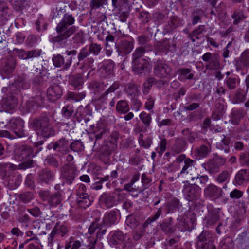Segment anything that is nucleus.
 I'll use <instances>...</instances> for the list:
<instances>
[{
    "instance_id": "2f4dec72",
    "label": "nucleus",
    "mask_w": 249,
    "mask_h": 249,
    "mask_svg": "<svg viewBox=\"0 0 249 249\" xmlns=\"http://www.w3.org/2000/svg\"><path fill=\"white\" fill-rule=\"evenodd\" d=\"M117 219V211L112 210L105 214L103 219L102 223L104 225L109 227L114 224Z\"/></svg>"
},
{
    "instance_id": "69168bd1",
    "label": "nucleus",
    "mask_w": 249,
    "mask_h": 249,
    "mask_svg": "<svg viewBox=\"0 0 249 249\" xmlns=\"http://www.w3.org/2000/svg\"><path fill=\"white\" fill-rule=\"evenodd\" d=\"M241 165L249 166V152L241 153L239 158Z\"/></svg>"
},
{
    "instance_id": "20e7f679",
    "label": "nucleus",
    "mask_w": 249,
    "mask_h": 249,
    "mask_svg": "<svg viewBox=\"0 0 249 249\" xmlns=\"http://www.w3.org/2000/svg\"><path fill=\"white\" fill-rule=\"evenodd\" d=\"M14 153L15 158L16 160H27V161L19 165L20 169H26V168L32 166L33 163V160L28 159L35 156L34 150L31 146L27 145H23L16 149Z\"/></svg>"
},
{
    "instance_id": "5fc2aeb1",
    "label": "nucleus",
    "mask_w": 249,
    "mask_h": 249,
    "mask_svg": "<svg viewBox=\"0 0 249 249\" xmlns=\"http://www.w3.org/2000/svg\"><path fill=\"white\" fill-rule=\"evenodd\" d=\"M33 194L31 192H25L20 194L18 198L23 202L26 203L29 202L33 198Z\"/></svg>"
},
{
    "instance_id": "603ef678",
    "label": "nucleus",
    "mask_w": 249,
    "mask_h": 249,
    "mask_svg": "<svg viewBox=\"0 0 249 249\" xmlns=\"http://www.w3.org/2000/svg\"><path fill=\"white\" fill-rule=\"evenodd\" d=\"M45 164L51 166L55 168H57L59 166V162L53 155H49L45 159Z\"/></svg>"
},
{
    "instance_id": "052dcab7",
    "label": "nucleus",
    "mask_w": 249,
    "mask_h": 249,
    "mask_svg": "<svg viewBox=\"0 0 249 249\" xmlns=\"http://www.w3.org/2000/svg\"><path fill=\"white\" fill-rule=\"evenodd\" d=\"M140 118L142 123L146 125V127L149 126L151 120V114L146 113L145 112H142L140 114Z\"/></svg>"
},
{
    "instance_id": "a19ab883",
    "label": "nucleus",
    "mask_w": 249,
    "mask_h": 249,
    "mask_svg": "<svg viewBox=\"0 0 249 249\" xmlns=\"http://www.w3.org/2000/svg\"><path fill=\"white\" fill-rule=\"evenodd\" d=\"M170 47L169 41L167 39H164L160 42H158L155 45V48L156 50V55L159 52H163L169 50Z\"/></svg>"
},
{
    "instance_id": "bf43d9fd",
    "label": "nucleus",
    "mask_w": 249,
    "mask_h": 249,
    "mask_svg": "<svg viewBox=\"0 0 249 249\" xmlns=\"http://www.w3.org/2000/svg\"><path fill=\"white\" fill-rule=\"evenodd\" d=\"M245 94H243L240 90H238L236 91L232 103L239 104L243 103L245 101Z\"/></svg>"
},
{
    "instance_id": "dca6fc26",
    "label": "nucleus",
    "mask_w": 249,
    "mask_h": 249,
    "mask_svg": "<svg viewBox=\"0 0 249 249\" xmlns=\"http://www.w3.org/2000/svg\"><path fill=\"white\" fill-rule=\"evenodd\" d=\"M38 180L39 182L49 184L54 179L55 174L49 168L43 169L38 173Z\"/></svg>"
},
{
    "instance_id": "ddd939ff",
    "label": "nucleus",
    "mask_w": 249,
    "mask_h": 249,
    "mask_svg": "<svg viewBox=\"0 0 249 249\" xmlns=\"http://www.w3.org/2000/svg\"><path fill=\"white\" fill-rule=\"evenodd\" d=\"M172 69L171 67L165 62L158 60L154 64V73L155 76L162 78L168 75Z\"/></svg>"
},
{
    "instance_id": "6e6552de",
    "label": "nucleus",
    "mask_w": 249,
    "mask_h": 249,
    "mask_svg": "<svg viewBox=\"0 0 249 249\" xmlns=\"http://www.w3.org/2000/svg\"><path fill=\"white\" fill-rule=\"evenodd\" d=\"M202 59L204 62H208L205 65V67L207 70H218L221 68L220 57L216 53H206L202 56Z\"/></svg>"
},
{
    "instance_id": "de8ad7c7",
    "label": "nucleus",
    "mask_w": 249,
    "mask_h": 249,
    "mask_svg": "<svg viewBox=\"0 0 249 249\" xmlns=\"http://www.w3.org/2000/svg\"><path fill=\"white\" fill-rule=\"evenodd\" d=\"M86 94V92L84 91L80 93L70 91L68 92L67 96L69 100H72L76 102H79L85 97Z\"/></svg>"
},
{
    "instance_id": "864d4df0",
    "label": "nucleus",
    "mask_w": 249,
    "mask_h": 249,
    "mask_svg": "<svg viewBox=\"0 0 249 249\" xmlns=\"http://www.w3.org/2000/svg\"><path fill=\"white\" fill-rule=\"evenodd\" d=\"M194 162V161L192 160H191L190 159H185L184 160L185 165L183 167L180 172V174H182L185 173L188 174L189 173V171L192 170V169L194 168L193 165V163Z\"/></svg>"
},
{
    "instance_id": "f257e3e1",
    "label": "nucleus",
    "mask_w": 249,
    "mask_h": 249,
    "mask_svg": "<svg viewBox=\"0 0 249 249\" xmlns=\"http://www.w3.org/2000/svg\"><path fill=\"white\" fill-rule=\"evenodd\" d=\"M75 19L71 14L66 13L64 14L62 20L58 24L56 31L58 35L52 38L54 43H59L64 47L67 45L68 40L76 30L74 26H71L74 23Z\"/></svg>"
},
{
    "instance_id": "7c9ffc66",
    "label": "nucleus",
    "mask_w": 249,
    "mask_h": 249,
    "mask_svg": "<svg viewBox=\"0 0 249 249\" xmlns=\"http://www.w3.org/2000/svg\"><path fill=\"white\" fill-rule=\"evenodd\" d=\"M77 194L78 197L77 198L76 202L79 207L86 209L91 205L92 201L89 199L87 194L83 192H80V191H79Z\"/></svg>"
},
{
    "instance_id": "6e6d98bb",
    "label": "nucleus",
    "mask_w": 249,
    "mask_h": 249,
    "mask_svg": "<svg viewBox=\"0 0 249 249\" xmlns=\"http://www.w3.org/2000/svg\"><path fill=\"white\" fill-rule=\"evenodd\" d=\"M178 71L179 73V79L183 78V77L187 76V74H188V75L185 78V79H192L194 77V74L190 73L191 70L189 68L179 69Z\"/></svg>"
},
{
    "instance_id": "774afa93",
    "label": "nucleus",
    "mask_w": 249,
    "mask_h": 249,
    "mask_svg": "<svg viewBox=\"0 0 249 249\" xmlns=\"http://www.w3.org/2000/svg\"><path fill=\"white\" fill-rule=\"evenodd\" d=\"M138 18L143 23H148L150 20L151 16L149 13L143 11L140 13Z\"/></svg>"
},
{
    "instance_id": "49530a36",
    "label": "nucleus",
    "mask_w": 249,
    "mask_h": 249,
    "mask_svg": "<svg viewBox=\"0 0 249 249\" xmlns=\"http://www.w3.org/2000/svg\"><path fill=\"white\" fill-rule=\"evenodd\" d=\"M233 246L232 239L230 237H227L220 242L219 249H233Z\"/></svg>"
},
{
    "instance_id": "13d9d810",
    "label": "nucleus",
    "mask_w": 249,
    "mask_h": 249,
    "mask_svg": "<svg viewBox=\"0 0 249 249\" xmlns=\"http://www.w3.org/2000/svg\"><path fill=\"white\" fill-rule=\"evenodd\" d=\"M102 47L100 45L96 43H91L89 46V51L90 53L95 55H98L101 52Z\"/></svg>"
},
{
    "instance_id": "a211bd4d",
    "label": "nucleus",
    "mask_w": 249,
    "mask_h": 249,
    "mask_svg": "<svg viewBox=\"0 0 249 249\" xmlns=\"http://www.w3.org/2000/svg\"><path fill=\"white\" fill-rule=\"evenodd\" d=\"M204 193L206 197L217 199L222 196V190L216 185L210 184L204 189Z\"/></svg>"
},
{
    "instance_id": "09e8293b",
    "label": "nucleus",
    "mask_w": 249,
    "mask_h": 249,
    "mask_svg": "<svg viewBox=\"0 0 249 249\" xmlns=\"http://www.w3.org/2000/svg\"><path fill=\"white\" fill-rule=\"evenodd\" d=\"M40 104L38 102V100L33 99L27 101L26 107L29 112H34L36 110Z\"/></svg>"
},
{
    "instance_id": "412c9836",
    "label": "nucleus",
    "mask_w": 249,
    "mask_h": 249,
    "mask_svg": "<svg viewBox=\"0 0 249 249\" xmlns=\"http://www.w3.org/2000/svg\"><path fill=\"white\" fill-rule=\"evenodd\" d=\"M102 144L99 151L101 154L107 156L111 154L117 147L116 141H101Z\"/></svg>"
},
{
    "instance_id": "f8f14e48",
    "label": "nucleus",
    "mask_w": 249,
    "mask_h": 249,
    "mask_svg": "<svg viewBox=\"0 0 249 249\" xmlns=\"http://www.w3.org/2000/svg\"><path fill=\"white\" fill-rule=\"evenodd\" d=\"M134 41L132 38L121 40L115 44L117 51L119 55L122 56L128 55L134 48Z\"/></svg>"
},
{
    "instance_id": "393cba45",
    "label": "nucleus",
    "mask_w": 249,
    "mask_h": 249,
    "mask_svg": "<svg viewBox=\"0 0 249 249\" xmlns=\"http://www.w3.org/2000/svg\"><path fill=\"white\" fill-rule=\"evenodd\" d=\"M11 94L3 98L1 102V105L6 111L11 110L16 106L18 103V98L20 97L18 96L16 97L13 94Z\"/></svg>"
},
{
    "instance_id": "58836bf2",
    "label": "nucleus",
    "mask_w": 249,
    "mask_h": 249,
    "mask_svg": "<svg viewBox=\"0 0 249 249\" xmlns=\"http://www.w3.org/2000/svg\"><path fill=\"white\" fill-rule=\"evenodd\" d=\"M224 83L227 89L230 90H233L240 84V79L235 77H226Z\"/></svg>"
},
{
    "instance_id": "9b49d317",
    "label": "nucleus",
    "mask_w": 249,
    "mask_h": 249,
    "mask_svg": "<svg viewBox=\"0 0 249 249\" xmlns=\"http://www.w3.org/2000/svg\"><path fill=\"white\" fill-rule=\"evenodd\" d=\"M24 121L20 118L14 117L9 121V126L18 138H25L27 136L24 132Z\"/></svg>"
},
{
    "instance_id": "473e14b6",
    "label": "nucleus",
    "mask_w": 249,
    "mask_h": 249,
    "mask_svg": "<svg viewBox=\"0 0 249 249\" xmlns=\"http://www.w3.org/2000/svg\"><path fill=\"white\" fill-rule=\"evenodd\" d=\"M173 218H169L168 219L164 220L161 223H160V226L162 231L166 234H172L175 231L176 229L172 226Z\"/></svg>"
},
{
    "instance_id": "f3484780",
    "label": "nucleus",
    "mask_w": 249,
    "mask_h": 249,
    "mask_svg": "<svg viewBox=\"0 0 249 249\" xmlns=\"http://www.w3.org/2000/svg\"><path fill=\"white\" fill-rule=\"evenodd\" d=\"M99 201L107 208H111L117 205V199L113 193H104L99 198Z\"/></svg>"
},
{
    "instance_id": "338daca9",
    "label": "nucleus",
    "mask_w": 249,
    "mask_h": 249,
    "mask_svg": "<svg viewBox=\"0 0 249 249\" xmlns=\"http://www.w3.org/2000/svg\"><path fill=\"white\" fill-rule=\"evenodd\" d=\"M105 44L107 48H109L114 44H116L115 43V37L109 33H108L106 37Z\"/></svg>"
},
{
    "instance_id": "39448f33",
    "label": "nucleus",
    "mask_w": 249,
    "mask_h": 249,
    "mask_svg": "<svg viewBox=\"0 0 249 249\" xmlns=\"http://www.w3.org/2000/svg\"><path fill=\"white\" fill-rule=\"evenodd\" d=\"M30 85L26 75H19L15 79L14 83L9 85V92L22 97L21 90L29 89Z\"/></svg>"
},
{
    "instance_id": "72a5a7b5",
    "label": "nucleus",
    "mask_w": 249,
    "mask_h": 249,
    "mask_svg": "<svg viewBox=\"0 0 249 249\" xmlns=\"http://www.w3.org/2000/svg\"><path fill=\"white\" fill-rule=\"evenodd\" d=\"M182 207V204L179 199L176 197L172 198L166 204L167 213H174L179 210Z\"/></svg>"
},
{
    "instance_id": "2eb2a0df",
    "label": "nucleus",
    "mask_w": 249,
    "mask_h": 249,
    "mask_svg": "<svg viewBox=\"0 0 249 249\" xmlns=\"http://www.w3.org/2000/svg\"><path fill=\"white\" fill-rule=\"evenodd\" d=\"M41 50H32L29 51H26L23 49H14L12 50V54L17 55L19 59H28L34 57H37L41 54Z\"/></svg>"
},
{
    "instance_id": "f704fd0d",
    "label": "nucleus",
    "mask_w": 249,
    "mask_h": 249,
    "mask_svg": "<svg viewBox=\"0 0 249 249\" xmlns=\"http://www.w3.org/2000/svg\"><path fill=\"white\" fill-rule=\"evenodd\" d=\"M226 107L221 102H217L215 105L214 110L213 111V119L215 120H220L225 113Z\"/></svg>"
},
{
    "instance_id": "bb28decb",
    "label": "nucleus",
    "mask_w": 249,
    "mask_h": 249,
    "mask_svg": "<svg viewBox=\"0 0 249 249\" xmlns=\"http://www.w3.org/2000/svg\"><path fill=\"white\" fill-rule=\"evenodd\" d=\"M249 181V170L241 169L235 175L234 183L236 185H241L245 182Z\"/></svg>"
},
{
    "instance_id": "37998d69",
    "label": "nucleus",
    "mask_w": 249,
    "mask_h": 249,
    "mask_svg": "<svg viewBox=\"0 0 249 249\" xmlns=\"http://www.w3.org/2000/svg\"><path fill=\"white\" fill-rule=\"evenodd\" d=\"M204 167L210 174L217 173L220 170L213 159L209 160L206 163L204 164Z\"/></svg>"
},
{
    "instance_id": "aec40b11",
    "label": "nucleus",
    "mask_w": 249,
    "mask_h": 249,
    "mask_svg": "<svg viewBox=\"0 0 249 249\" xmlns=\"http://www.w3.org/2000/svg\"><path fill=\"white\" fill-rule=\"evenodd\" d=\"M62 95V89L61 87L56 84H54L48 88L47 90V98L51 101H55L59 99Z\"/></svg>"
},
{
    "instance_id": "9d476101",
    "label": "nucleus",
    "mask_w": 249,
    "mask_h": 249,
    "mask_svg": "<svg viewBox=\"0 0 249 249\" xmlns=\"http://www.w3.org/2000/svg\"><path fill=\"white\" fill-rule=\"evenodd\" d=\"M76 168L72 164H68L62 166L60 177L66 183L71 184L76 176Z\"/></svg>"
},
{
    "instance_id": "7ed1b4c3",
    "label": "nucleus",
    "mask_w": 249,
    "mask_h": 249,
    "mask_svg": "<svg viewBox=\"0 0 249 249\" xmlns=\"http://www.w3.org/2000/svg\"><path fill=\"white\" fill-rule=\"evenodd\" d=\"M31 124L33 128L37 131L38 136L48 138L55 135V131L50 126L49 119L46 115H41L35 118Z\"/></svg>"
},
{
    "instance_id": "ea45409f",
    "label": "nucleus",
    "mask_w": 249,
    "mask_h": 249,
    "mask_svg": "<svg viewBox=\"0 0 249 249\" xmlns=\"http://www.w3.org/2000/svg\"><path fill=\"white\" fill-rule=\"evenodd\" d=\"M231 18L233 19V24L238 25L240 22L245 20L247 16L243 10L236 9L232 14Z\"/></svg>"
},
{
    "instance_id": "f03ea898",
    "label": "nucleus",
    "mask_w": 249,
    "mask_h": 249,
    "mask_svg": "<svg viewBox=\"0 0 249 249\" xmlns=\"http://www.w3.org/2000/svg\"><path fill=\"white\" fill-rule=\"evenodd\" d=\"M148 45L137 48L132 54V69L136 74L142 76L149 73V61L142 57L146 52Z\"/></svg>"
},
{
    "instance_id": "6ab92c4d",
    "label": "nucleus",
    "mask_w": 249,
    "mask_h": 249,
    "mask_svg": "<svg viewBox=\"0 0 249 249\" xmlns=\"http://www.w3.org/2000/svg\"><path fill=\"white\" fill-rule=\"evenodd\" d=\"M236 70L240 71L244 68H249V49L244 51L236 61Z\"/></svg>"
},
{
    "instance_id": "423d86ee",
    "label": "nucleus",
    "mask_w": 249,
    "mask_h": 249,
    "mask_svg": "<svg viewBox=\"0 0 249 249\" xmlns=\"http://www.w3.org/2000/svg\"><path fill=\"white\" fill-rule=\"evenodd\" d=\"M196 246L197 249H216L213 238L208 231H204L196 237Z\"/></svg>"
},
{
    "instance_id": "c85d7f7f",
    "label": "nucleus",
    "mask_w": 249,
    "mask_h": 249,
    "mask_svg": "<svg viewBox=\"0 0 249 249\" xmlns=\"http://www.w3.org/2000/svg\"><path fill=\"white\" fill-rule=\"evenodd\" d=\"M126 237V234L124 233L121 231H115L109 240V243L112 246H118L122 245Z\"/></svg>"
},
{
    "instance_id": "e2e57ef3",
    "label": "nucleus",
    "mask_w": 249,
    "mask_h": 249,
    "mask_svg": "<svg viewBox=\"0 0 249 249\" xmlns=\"http://www.w3.org/2000/svg\"><path fill=\"white\" fill-rule=\"evenodd\" d=\"M150 40V38L149 36H146L145 35H142L138 37V42L140 44L142 45H144V47L146 45H148L146 48V51H148L149 50H151L152 49V46L148 44H146Z\"/></svg>"
},
{
    "instance_id": "c756f323",
    "label": "nucleus",
    "mask_w": 249,
    "mask_h": 249,
    "mask_svg": "<svg viewBox=\"0 0 249 249\" xmlns=\"http://www.w3.org/2000/svg\"><path fill=\"white\" fill-rule=\"evenodd\" d=\"M114 65V63L111 60L104 62L100 68L102 76L107 78L113 75Z\"/></svg>"
},
{
    "instance_id": "5701e85b",
    "label": "nucleus",
    "mask_w": 249,
    "mask_h": 249,
    "mask_svg": "<svg viewBox=\"0 0 249 249\" xmlns=\"http://www.w3.org/2000/svg\"><path fill=\"white\" fill-rule=\"evenodd\" d=\"M246 114L244 108H233L230 114V121L232 124L238 125Z\"/></svg>"
},
{
    "instance_id": "4d7b16f0",
    "label": "nucleus",
    "mask_w": 249,
    "mask_h": 249,
    "mask_svg": "<svg viewBox=\"0 0 249 249\" xmlns=\"http://www.w3.org/2000/svg\"><path fill=\"white\" fill-rule=\"evenodd\" d=\"M179 22L178 20L173 18L164 27L166 32H170L178 26Z\"/></svg>"
},
{
    "instance_id": "4468645a",
    "label": "nucleus",
    "mask_w": 249,
    "mask_h": 249,
    "mask_svg": "<svg viewBox=\"0 0 249 249\" xmlns=\"http://www.w3.org/2000/svg\"><path fill=\"white\" fill-rule=\"evenodd\" d=\"M16 61V59L12 56L3 60L0 70L3 78H6L12 73L15 69Z\"/></svg>"
},
{
    "instance_id": "0eeeda50",
    "label": "nucleus",
    "mask_w": 249,
    "mask_h": 249,
    "mask_svg": "<svg viewBox=\"0 0 249 249\" xmlns=\"http://www.w3.org/2000/svg\"><path fill=\"white\" fill-rule=\"evenodd\" d=\"M200 188L195 184H191L186 182L182 192L185 198L189 202H193L197 200L200 197Z\"/></svg>"
},
{
    "instance_id": "e433bc0d",
    "label": "nucleus",
    "mask_w": 249,
    "mask_h": 249,
    "mask_svg": "<svg viewBox=\"0 0 249 249\" xmlns=\"http://www.w3.org/2000/svg\"><path fill=\"white\" fill-rule=\"evenodd\" d=\"M68 232V229L67 226L64 224L60 225V222H57L50 235L51 238H53L56 234H58L62 237H64Z\"/></svg>"
},
{
    "instance_id": "c03bdc74",
    "label": "nucleus",
    "mask_w": 249,
    "mask_h": 249,
    "mask_svg": "<svg viewBox=\"0 0 249 249\" xmlns=\"http://www.w3.org/2000/svg\"><path fill=\"white\" fill-rule=\"evenodd\" d=\"M125 222L126 225L131 228H135L140 223L139 217L133 214H130L126 217Z\"/></svg>"
},
{
    "instance_id": "b1692460",
    "label": "nucleus",
    "mask_w": 249,
    "mask_h": 249,
    "mask_svg": "<svg viewBox=\"0 0 249 249\" xmlns=\"http://www.w3.org/2000/svg\"><path fill=\"white\" fill-rule=\"evenodd\" d=\"M219 209L212 208L208 211V213L205 217L207 226L214 225L219 220Z\"/></svg>"
},
{
    "instance_id": "680f3d73",
    "label": "nucleus",
    "mask_w": 249,
    "mask_h": 249,
    "mask_svg": "<svg viewBox=\"0 0 249 249\" xmlns=\"http://www.w3.org/2000/svg\"><path fill=\"white\" fill-rule=\"evenodd\" d=\"M155 81V79L153 77H149L147 79V80L144 82L143 84L144 89L143 93L144 94L148 93V90L151 89L152 85L154 84V82Z\"/></svg>"
},
{
    "instance_id": "79ce46f5",
    "label": "nucleus",
    "mask_w": 249,
    "mask_h": 249,
    "mask_svg": "<svg viewBox=\"0 0 249 249\" xmlns=\"http://www.w3.org/2000/svg\"><path fill=\"white\" fill-rule=\"evenodd\" d=\"M120 86V82L119 81H115L110 87L106 90V91L103 93L100 97V99H107V97L109 94L114 92L117 89H118Z\"/></svg>"
},
{
    "instance_id": "4c0bfd02",
    "label": "nucleus",
    "mask_w": 249,
    "mask_h": 249,
    "mask_svg": "<svg viewBox=\"0 0 249 249\" xmlns=\"http://www.w3.org/2000/svg\"><path fill=\"white\" fill-rule=\"evenodd\" d=\"M62 193L60 191L52 194L48 201L51 207H56L62 206Z\"/></svg>"
},
{
    "instance_id": "a18cd8bd",
    "label": "nucleus",
    "mask_w": 249,
    "mask_h": 249,
    "mask_svg": "<svg viewBox=\"0 0 249 249\" xmlns=\"http://www.w3.org/2000/svg\"><path fill=\"white\" fill-rule=\"evenodd\" d=\"M116 109L118 112L125 114L129 110V105L126 101L120 100L117 103Z\"/></svg>"
},
{
    "instance_id": "8fccbe9b",
    "label": "nucleus",
    "mask_w": 249,
    "mask_h": 249,
    "mask_svg": "<svg viewBox=\"0 0 249 249\" xmlns=\"http://www.w3.org/2000/svg\"><path fill=\"white\" fill-rule=\"evenodd\" d=\"M209 152V148L205 145H202L196 150L195 156L198 158L205 157Z\"/></svg>"
},
{
    "instance_id": "1a4fd4ad",
    "label": "nucleus",
    "mask_w": 249,
    "mask_h": 249,
    "mask_svg": "<svg viewBox=\"0 0 249 249\" xmlns=\"http://www.w3.org/2000/svg\"><path fill=\"white\" fill-rule=\"evenodd\" d=\"M65 53L68 56H70L65 62L64 61V58L60 54H57L53 56L52 60L54 66L56 67H60L63 65V69L64 70H67L70 67L72 60V56H75L77 54V51L76 50H67Z\"/></svg>"
},
{
    "instance_id": "3c124183",
    "label": "nucleus",
    "mask_w": 249,
    "mask_h": 249,
    "mask_svg": "<svg viewBox=\"0 0 249 249\" xmlns=\"http://www.w3.org/2000/svg\"><path fill=\"white\" fill-rule=\"evenodd\" d=\"M152 181V179L148 177L145 174H142L141 177V182L142 184V187L139 189L138 191L141 192L144 190L147 189L149 187Z\"/></svg>"
},
{
    "instance_id": "4be33fe9",
    "label": "nucleus",
    "mask_w": 249,
    "mask_h": 249,
    "mask_svg": "<svg viewBox=\"0 0 249 249\" xmlns=\"http://www.w3.org/2000/svg\"><path fill=\"white\" fill-rule=\"evenodd\" d=\"M7 186L10 190L18 188L22 182V176L18 173H13L6 180Z\"/></svg>"
},
{
    "instance_id": "cd10ccee",
    "label": "nucleus",
    "mask_w": 249,
    "mask_h": 249,
    "mask_svg": "<svg viewBox=\"0 0 249 249\" xmlns=\"http://www.w3.org/2000/svg\"><path fill=\"white\" fill-rule=\"evenodd\" d=\"M17 166L13 164L0 163V174L2 178L6 180L14 172Z\"/></svg>"
},
{
    "instance_id": "c9c22d12",
    "label": "nucleus",
    "mask_w": 249,
    "mask_h": 249,
    "mask_svg": "<svg viewBox=\"0 0 249 249\" xmlns=\"http://www.w3.org/2000/svg\"><path fill=\"white\" fill-rule=\"evenodd\" d=\"M69 83L75 89H79L83 86L84 78L79 73L74 74L70 77Z\"/></svg>"
},
{
    "instance_id": "0e129e2a",
    "label": "nucleus",
    "mask_w": 249,
    "mask_h": 249,
    "mask_svg": "<svg viewBox=\"0 0 249 249\" xmlns=\"http://www.w3.org/2000/svg\"><path fill=\"white\" fill-rule=\"evenodd\" d=\"M27 4V0H16L14 3V8L17 11H21L25 7Z\"/></svg>"
},
{
    "instance_id": "a878e982",
    "label": "nucleus",
    "mask_w": 249,
    "mask_h": 249,
    "mask_svg": "<svg viewBox=\"0 0 249 249\" xmlns=\"http://www.w3.org/2000/svg\"><path fill=\"white\" fill-rule=\"evenodd\" d=\"M188 215L187 214L185 215L183 217L179 216L177 218V223L176 224V227L182 232L186 231H191L190 229V223L193 224V221L192 219L191 218L189 222L187 220L186 218H188Z\"/></svg>"
}]
</instances>
